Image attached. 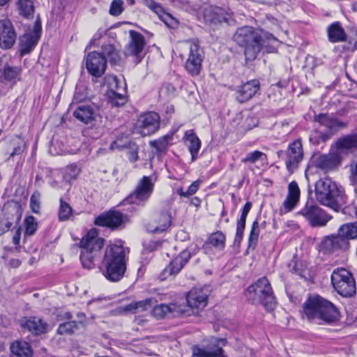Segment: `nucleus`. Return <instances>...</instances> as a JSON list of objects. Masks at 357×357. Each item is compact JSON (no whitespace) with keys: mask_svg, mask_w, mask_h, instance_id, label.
I'll list each match as a JSON object with an SVG mask.
<instances>
[{"mask_svg":"<svg viewBox=\"0 0 357 357\" xmlns=\"http://www.w3.org/2000/svg\"><path fill=\"white\" fill-rule=\"evenodd\" d=\"M128 248L121 244H110L107 246L102 259L103 275L112 281L117 282L123 277L126 270Z\"/></svg>","mask_w":357,"mask_h":357,"instance_id":"nucleus-1","label":"nucleus"},{"mask_svg":"<svg viewBox=\"0 0 357 357\" xmlns=\"http://www.w3.org/2000/svg\"><path fill=\"white\" fill-rule=\"evenodd\" d=\"M303 312L309 320L319 323H334L340 317V312L336 306L318 295L307 299L303 305Z\"/></svg>","mask_w":357,"mask_h":357,"instance_id":"nucleus-2","label":"nucleus"},{"mask_svg":"<svg viewBox=\"0 0 357 357\" xmlns=\"http://www.w3.org/2000/svg\"><path fill=\"white\" fill-rule=\"evenodd\" d=\"M316 200L323 206L335 212L347 203V196L344 190L331 178L319 179L315 183Z\"/></svg>","mask_w":357,"mask_h":357,"instance_id":"nucleus-3","label":"nucleus"},{"mask_svg":"<svg viewBox=\"0 0 357 357\" xmlns=\"http://www.w3.org/2000/svg\"><path fill=\"white\" fill-rule=\"evenodd\" d=\"M233 38L238 45L244 47L247 61L255 60L264 44L261 35L252 27L248 26L238 28Z\"/></svg>","mask_w":357,"mask_h":357,"instance_id":"nucleus-4","label":"nucleus"},{"mask_svg":"<svg viewBox=\"0 0 357 357\" xmlns=\"http://www.w3.org/2000/svg\"><path fill=\"white\" fill-rule=\"evenodd\" d=\"M105 240L98 236L96 229H90L81 239L80 261L84 268L92 269L95 267V261L100 256Z\"/></svg>","mask_w":357,"mask_h":357,"instance_id":"nucleus-5","label":"nucleus"},{"mask_svg":"<svg viewBox=\"0 0 357 357\" xmlns=\"http://www.w3.org/2000/svg\"><path fill=\"white\" fill-rule=\"evenodd\" d=\"M245 295L248 301L252 303H261L269 312L273 311L277 305L271 284L265 277L259 278L249 286Z\"/></svg>","mask_w":357,"mask_h":357,"instance_id":"nucleus-6","label":"nucleus"},{"mask_svg":"<svg viewBox=\"0 0 357 357\" xmlns=\"http://www.w3.org/2000/svg\"><path fill=\"white\" fill-rule=\"evenodd\" d=\"M331 284L342 297H351L356 292V282L352 273L344 268H336L331 276Z\"/></svg>","mask_w":357,"mask_h":357,"instance_id":"nucleus-7","label":"nucleus"},{"mask_svg":"<svg viewBox=\"0 0 357 357\" xmlns=\"http://www.w3.org/2000/svg\"><path fill=\"white\" fill-rule=\"evenodd\" d=\"M105 82L108 86L107 97L112 107L123 106L126 100V84L115 75H109L105 77Z\"/></svg>","mask_w":357,"mask_h":357,"instance_id":"nucleus-8","label":"nucleus"},{"mask_svg":"<svg viewBox=\"0 0 357 357\" xmlns=\"http://www.w3.org/2000/svg\"><path fill=\"white\" fill-rule=\"evenodd\" d=\"M294 218L302 217L307 220L312 227H324L331 220L332 216L326 213L322 208L317 205H308L294 214Z\"/></svg>","mask_w":357,"mask_h":357,"instance_id":"nucleus-9","label":"nucleus"},{"mask_svg":"<svg viewBox=\"0 0 357 357\" xmlns=\"http://www.w3.org/2000/svg\"><path fill=\"white\" fill-rule=\"evenodd\" d=\"M154 188V183L151 176H144L138 182L135 190L127 198L128 202L132 204H144L151 197Z\"/></svg>","mask_w":357,"mask_h":357,"instance_id":"nucleus-10","label":"nucleus"},{"mask_svg":"<svg viewBox=\"0 0 357 357\" xmlns=\"http://www.w3.org/2000/svg\"><path fill=\"white\" fill-rule=\"evenodd\" d=\"M226 344L225 339L211 338L207 344L193 345V357H224L222 347Z\"/></svg>","mask_w":357,"mask_h":357,"instance_id":"nucleus-11","label":"nucleus"},{"mask_svg":"<svg viewBox=\"0 0 357 357\" xmlns=\"http://www.w3.org/2000/svg\"><path fill=\"white\" fill-rule=\"evenodd\" d=\"M209 291L206 287L192 288L186 296L188 305L185 307L188 308L189 314H181V315L190 316L191 314L195 313L194 310L204 309L207 304ZM183 305L185 306V305Z\"/></svg>","mask_w":357,"mask_h":357,"instance_id":"nucleus-12","label":"nucleus"},{"mask_svg":"<svg viewBox=\"0 0 357 357\" xmlns=\"http://www.w3.org/2000/svg\"><path fill=\"white\" fill-rule=\"evenodd\" d=\"M172 224V213L169 207H165L153 213L146 224V228L150 233H161L166 231Z\"/></svg>","mask_w":357,"mask_h":357,"instance_id":"nucleus-13","label":"nucleus"},{"mask_svg":"<svg viewBox=\"0 0 357 357\" xmlns=\"http://www.w3.org/2000/svg\"><path fill=\"white\" fill-rule=\"evenodd\" d=\"M204 51L197 42H192L189 47V54L185 63V68L192 76L198 75L202 69Z\"/></svg>","mask_w":357,"mask_h":357,"instance_id":"nucleus-14","label":"nucleus"},{"mask_svg":"<svg viewBox=\"0 0 357 357\" xmlns=\"http://www.w3.org/2000/svg\"><path fill=\"white\" fill-rule=\"evenodd\" d=\"M160 128V116L153 112H147L139 116L137 121V129L142 136L154 134Z\"/></svg>","mask_w":357,"mask_h":357,"instance_id":"nucleus-15","label":"nucleus"},{"mask_svg":"<svg viewBox=\"0 0 357 357\" xmlns=\"http://www.w3.org/2000/svg\"><path fill=\"white\" fill-rule=\"evenodd\" d=\"M314 121L320 127L325 128L326 132L331 135L347 127V123L342 121L333 114H319L314 116Z\"/></svg>","mask_w":357,"mask_h":357,"instance_id":"nucleus-16","label":"nucleus"},{"mask_svg":"<svg viewBox=\"0 0 357 357\" xmlns=\"http://www.w3.org/2000/svg\"><path fill=\"white\" fill-rule=\"evenodd\" d=\"M129 35L130 40L126 46L125 52L128 56H135L136 62L139 63L143 57L142 52L145 46L144 36L134 30H130Z\"/></svg>","mask_w":357,"mask_h":357,"instance_id":"nucleus-17","label":"nucleus"},{"mask_svg":"<svg viewBox=\"0 0 357 357\" xmlns=\"http://www.w3.org/2000/svg\"><path fill=\"white\" fill-rule=\"evenodd\" d=\"M321 250L327 254L334 253L338 251H346L349 248V243L337 234L325 236L320 244Z\"/></svg>","mask_w":357,"mask_h":357,"instance_id":"nucleus-18","label":"nucleus"},{"mask_svg":"<svg viewBox=\"0 0 357 357\" xmlns=\"http://www.w3.org/2000/svg\"><path fill=\"white\" fill-rule=\"evenodd\" d=\"M321 250L327 254L334 253L338 251H346L349 248V243L337 234L325 236L320 244Z\"/></svg>","mask_w":357,"mask_h":357,"instance_id":"nucleus-19","label":"nucleus"},{"mask_svg":"<svg viewBox=\"0 0 357 357\" xmlns=\"http://www.w3.org/2000/svg\"><path fill=\"white\" fill-rule=\"evenodd\" d=\"M41 33V24L38 20L31 32L26 33L20 38V52L21 56L31 52L37 44Z\"/></svg>","mask_w":357,"mask_h":357,"instance_id":"nucleus-20","label":"nucleus"},{"mask_svg":"<svg viewBox=\"0 0 357 357\" xmlns=\"http://www.w3.org/2000/svg\"><path fill=\"white\" fill-rule=\"evenodd\" d=\"M107 67V59L100 53L92 52L86 57V68L91 75L101 77Z\"/></svg>","mask_w":357,"mask_h":357,"instance_id":"nucleus-21","label":"nucleus"},{"mask_svg":"<svg viewBox=\"0 0 357 357\" xmlns=\"http://www.w3.org/2000/svg\"><path fill=\"white\" fill-rule=\"evenodd\" d=\"M233 13L229 8H224L218 6H211L204 10V17L206 22L218 24L229 23L232 18Z\"/></svg>","mask_w":357,"mask_h":357,"instance_id":"nucleus-22","label":"nucleus"},{"mask_svg":"<svg viewBox=\"0 0 357 357\" xmlns=\"http://www.w3.org/2000/svg\"><path fill=\"white\" fill-rule=\"evenodd\" d=\"M17 35L11 22L8 20L0 21V47L3 49L11 48L15 43Z\"/></svg>","mask_w":357,"mask_h":357,"instance_id":"nucleus-23","label":"nucleus"},{"mask_svg":"<svg viewBox=\"0 0 357 357\" xmlns=\"http://www.w3.org/2000/svg\"><path fill=\"white\" fill-rule=\"evenodd\" d=\"M191 257L190 252L188 250L181 252L167 266L161 274L162 279H165L167 275H174L183 268Z\"/></svg>","mask_w":357,"mask_h":357,"instance_id":"nucleus-24","label":"nucleus"},{"mask_svg":"<svg viewBox=\"0 0 357 357\" xmlns=\"http://www.w3.org/2000/svg\"><path fill=\"white\" fill-rule=\"evenodd\" d=\"M188 308L183 304L171 303L169 305L160 304L156 305L152 310V313L157 319L164 317L168 313H171L173 316L181 315V314H189Z\"/></svg>","mask_w":357,"mask_h":357,"instance_id":"nucleus-25","label":"nucleus"},{"mask_svg":"<svg viewBox=\"0 0 357 357\" xmlns=\"http://www.w3.org/2000/svg\"><path fill=\"white\" fill-rule=\"evenodd\" d=\"M123 222V214L118 211H110L95 219L96 225L107 227L112 229H118Z\"/></svg>","mask_w":357,"mask_h":357,"instance_id":"nucleus-26","label":"nucleus"},{"mask_svg":"<svg viewBox=\"0 0 357 357\" xmlns=\"http://www.w3.org/2000/svg\"><path fill=\"white\" fill-rule=\"evenodd\" d=\"M341 162L340 156L334 153L319 155L315 160V166L325 172L335 169Z\"/></svg>","mask_w":357,"mask_h":357,"instance_id":"nucleus-27","label":"nucleus"},{"mask_svg":"<svg viewBox=\"0 0 357 357\" xmlns=\"http://www.w3.org/2000/svg\"><path fill=\"white\" fill-rule=\"evenodd\" d=\"M259 90V82L252 79L238 86L236 99L240 102H245L251 99Z\"/></svg>","mask_w":357,"mask_h":357,"instance_id":"nucleus-28","label":"nucleus"},{"mask_svg":"<svg viewBox=\"0 0 357 357\" xmlns=\"http://www.w3.org/2000/svg\"><path fill=\"white\" fill-rule=\"evenodd\" d=\"M97 115V109L90 105H79L73 112V116L85 124L92 122Z\"/></svg>","mask_w":357,"mask_h":357,"instance_id":"nucleus-29","label":"nucleus"},{"mask_svg":"<svg viewBox=\"0 0 357 357\" xmlns=\"http://www.w3.org/2000/svg\"><path fill=\"white\" fill-rule=\"evenodd\" d=\"M327 36L332 43H343L347 40V35L339 22H335L327 27Z\"/></svg>","mask_w":357,"mask_h":357,"instance_id":"nucleus-30","label":"nucleus"},{"mask_svg":"<svg viewBox=\"0 0 357 357\" xmlns=\"http://www.w3.org/2000/svg\"><path fill=\"white\" fill-rule=\"evenodd\" d=\"M21 72L22 68L20 66H11L6 64L1 70L0 82L3 84H14L20 79Z\"/></svg>","mask_w":357,"mask_h":357,"instance_id":"nucleus-31","label":"nucleus"},{"mask_svg":"<svg viewBox=\"0 0 357 357\" xmlns=\"http://www.w3.org/2000/svg\"><path fill=\"white\" fill-rule=\"evenodd\" d=\"M22 326L27 328L35 335L45 333L48 330V324L41 318L36 317H29Z\"/></svg>","mask_w":357,"mask_h":357,"instance_id":"nucleus-32","label":"nucleus"},{"mask_svg":"<svg viewBox=\"0 0 357 357\" xmlns=\"http://www.w3.org/2000/svg\"><path fill=\"white\" fill-rule=\"evenodd\" d=\"M184 139L188 142L187 146L193 162L198 158V153L201 148V141L192 130L185 132Z\"/></svg>","mask_w":357,"mask_h":357,"instance_id":"nucleus-33","label":"nucleus"},{"mask_svg":"<svg viewBox=\"0 0 357 357\" xmlns=\"http://www.w3.org/2000/svg\"><path fill=\"white\" fill-rule=\"evenodd\" d=\"M152 305V299H146L121 307L119 311L123 314H136L146 310L148 308L151 307Z\"/></svg>","mask_w":357,"mask_h":357,"instance_id":"nucleus-34","label":"nucleus"},{"mask_svg":"<svg viewBox=\"0 0 357 357\" xmlns=\"http://www.w3.org/2000/svg\"><path fill=\"white\" fill-rule=\"evenodd\" d=\"M225 234L220 231H217L208 236L203 248L206 250L210 247H213L218 250H222L225 247Z\"/></svg>","mask_w":357,"mask_h":357,"instance_id":"nucleus-35","label":"nucleus"},{"mask_svg":"<svg viewBox=\"0 0 357 357\" xmlns=\"http://www.w3.org/2000/svg\"><path fill=\"white\" fill-rule=\"evenodd\" d=\"M252 208V203L250 202H248L242 211V213L241 215V218L237 221V226H236V234L235 236L234 242L235 243H239L243 236V231L245 228V222H246V218L250 212V209Z\"/></svg>","mask_w":357,"mask_h":357,"instance_id":"nucleus-36","label":"nucleus"},{"mask_svg":"<svg viewBox=\"0 0 357 357\" xmlns=\"http://www.w3.org/2000/svg\"><path fill=\"white\" fill-rule=\"evenodd\" d=\"M337 232L347 243L351 240L357 239V222L343 224L339 227Z\"/></svg>","mask_w":357,"mask_h":357,"instance_id":"nucleus-37","label":"nucleus"},{"mask_svg":"<svg viewBox=\"0 0 357 357\" xmlns=\"http://www.w3.org/2000/svg\"><path fill=\"white\" fill-rule=\"evenodd\" d=\"M294 273L305 281L312 280L313 273L304 261H296L294 266Z\"/></svg>","mask_w":357,"mask_h":357,"instance_id":"nucleus-38","label":"nucleus"},{"mask_svg":"<svg viewBox=\"0 0 357 357\" xmlns=\"http://www.w3.org/2000/svg\"><path fill=\"white\" fill-rule=\"evenodd\" d=\"M11 351L18 357H31L32 350L26 342L17 341L10 347Z\"/></svg>","mask_w":357,"mask_h":357,"instance_id":"nucleus-39","label":"nucleus"},{"mask_svg":"<svg viewBox=\"0 0 357 357\" xmlns=\"http://www.w3.org/2000/svg\"><path fill=\"white\" fill-rule=\"evenodd\" d=\"M336 146L337 149L341 151L357 148V133L340 138L336 142Z\"/></svg>","mask_w":357,"mask_h":357,"instance_id":"nucleus-40","label":"nucleus"},{"mask_svg":"<svg viewBox=\"0 0 357 357\" xmlns=\"http://www.w3.org/2000/svg\"><path fill=\"white\" fill-rule=\"evenodd\" d=\"M173 138L172 134H167L157 140L151 141L150 146L156 149L158 153H165L169 146Z\"/></svg>","mask_w":357,"mask_h":357,"instance_id":"nucleus-41","label":"nucleus"},{"mask_svg":"<svg viewBox=\"0 0 357 357\" xmlns=\"http://www.w3.org/2000/svg\"><path fill=\"white\" fill-rule=\"evenodd\" d=\"M303 158V150L301 142L297 139L291 143V168L302 160Z\"/></svg>","mask_w":357,"mask_h":357,"instance_id":"nucleus-42","label":"nucleus"},{"mask_svg":"<svg viewBox=\"0 0 357 357\" xmlns=\"http://www.w3.org/2000/svg\"><path fill=\"white\" fill-rule=\"evenodd\" d=\"M17 5L21 15L25 18H29L33 16L34 6L32 0H17Z\"/></svg>","mask_w":357,"mask_h":357,"instance_id":"nucleus-43","label":"nucleus"},{"mask_svg":"<svg viewBox=\"0 0 357 357\" xmlns=\"http://www.w3.org/2000/svg\"><path fill=\"white\" fill-rule=\"evenodd\" d=\"M102 53L105 58L107 57L111 62L116 63L120 59L118 51L110 44L103 45L102 47Z\"/></svg>","mask_w":357,"mask_h":357,"instance_id":"nucleus-44","label":"nucleus"},{"mask_svg":"<svg viewBox=\"0 0 357 357\" xmlns=\"http://www.w3.org/2000/svg\"><path fill=\"white\" fill-rule=\"evenodd\" d=\"M73 215L71 206L62 199H60V206L58 213V218L60 221H66Z\"/></svg>","mask_w":357,"mask_h":357,"instance_id":"nucleus-45","label":"nucleus"},{"mask_svg":"<svg viewBox=\"0 0 357 357\" xmlns=\"http://www.w3.org/2000/svg\"><path fill=\"white\" fill-rule=\"evenodd\" d=\"M78 329L77 321H67L59 325L57 333L59 335H70Z\"/></svg>","mask_w":357,"mask_h":357,"instance_id":"nucleus-46","label":"nucleus"},{"mask_svg":"<svg viewBox=\"0 0 357 357\" xmlns=\"http://www.w3.org/2000/svg\"><path fill=\"white\" fill-rule=\"evenodd\" d=\"M79 173L80 168L78 165L76 164H70L64 169L63 178L65 181L70 182L72 180L75 179Z\"/></svg>","mask_w":357,"mask_h":357,"instance_id":"nucleus-47","label":"nucleus"},{"mask_svg":"<svg viewBox=\"0 0 357 357\" xmlns=\"http://www.w3.org/2000/svg\"><path fill=\"white\" fill-rule=\"evenodd\" d=\"M259 235V227L257 220L254 221L252 225L251 231L249 236V247L255 248L257 244Z\"/></svg>","mask_w":357,"mask_h":357,"instance_id":"nucleus-48","label":"nucleus"},{"mask_svg":"<svg viewBox=\"0 0 357 357\" xmlns=\"http://www.w3.org/2000/svg\"><path fill=\"white\" fill-rule=\"evenodd\" d=\"M21 218V215L18 210H15V213L11 214V217L8 218L7 220L2 221L1 225L7 230L11 229L15 225H18Z\"/></svg>","mask_w":357,"mask_h":357,"instance_id":"nucleus-49","label":"nucleus"},{"mask_svg":"<svg viewBox=\"0 0 357 357\" xmlns=\"http://www.w3.org/2000/svg\"><path fill=\"white\" fill-rule=\"evenodd\" d=\"M24 226H25V235L31 236L34 234L37 228L38 223L36 222V218L32 216H28L24 220Z\"/></svg>","mask_w":357,"mask_h":357,"instance_id":"nucleus-50","label":"nucleus"},{"mask_svg":"<svg viewBox=\"0 0 357 357\" xmlns=\"http://www.w3.org/2000/svg\"><path fill=\"white\" fill-rule=\"evenodd\" d=\"M202 183L201 180H197L194 181L188 188L186 191H184L183 188L177 189V193L181 197H190L193 195L197 192L198 189L199 188L200 183Z\"/></svg>","mask_w":357,"mask_h":357,"instance_id":"nucleus-51","label":"nucleus"},{"mask_svg":"<svg viewBox=\"0 0 357 357\" xmlns=\"http://www.w3.org/2000/svg\"><path fill=\"white\" fill-rule=\"evenodd\" d=\"M263 158L266 159V155L264 153L259 151H254L248 153L245 158H242L241 161L243 163H255L256 161L261 160Z\"/></svg>","mask_w":357,"mask_h":357,"instance_id":"nucleus-52","label":"nucleus"},{"mask_svg":"<svg viewBox=\"0 0 357 357\" xmlns=\"http://www.w3.org/2000/svg\"><path fill=\"white\" fill-rule=\"evenodd\" d=\"M40 194L38 191H35L30 198V207L35 213H38L40 208Z\"/></svg>","mask_w":357,"mask_h":357,"instance_id":"nucleus-53","label":"nucleus"},{"mask_svg":"<svg viewBox=\"0 0 357 357\" xmlns=\"http://www.w3.org/2000/svg\"><path fill=\"white\" fill-rule=\"evenodd\" d=\"M123 1L122 0H114L112 1L110 8L109 14L112 16H119L123 11Z\"/></svg>","mask_w":357,"mask_h":357,"instance_id":"nucleus-54","label":"nucleus"},{"mask_svg":"<svg viewBox=\"0 0 357 357\" xmlns=\"http://www.w3.org/2000/svg\"><path fill=\"white\" fill-rule=\"evenodd\" d=\"M300 189L297 183L294 181H291V211L297 205L300 198Z\"/></svg>","mask_w":357,"mask_h":357,"instance_id":"nucleus-55","label":"nucleus"},{"mask_svg":"<svg viewBox=\"0 0 357 357\" xmlns=\"http://www.w3.org/2000/svg\"><path fill=\"white\" fill-rule=\"evenodd\" d=\"M344 215H347L350 218H354L357 215V208L354 204L343 205L340 211Z\"/></svg>","mask_w":357,"mask_h":357,"instance_id":"nucleus-56","label":"nucleus"},{"mask_svg":"<svg viewBox=\"0 0 357 357\" xmlns=\"http://www.w3.org/2000/svg\"><path fill=\"white\" fill-rule=\"evenodd\" d=\"M287 189L288 193L283 203V207L280 208L279 210V214L280 215L286 214L290 211V183L288 184Z\"/></svg>","mask_w":357,"mask_h":357,"instance_id":"nucleus-57","label":"nucleus"},{"mask_svg":"<svg viewBox=\"0 0 357 357\" xmlns=\"http://www.w3.org/2000/svg\"><path fill=\"white\" fill-rule=\"evenodd\" d=\"M158 15L159 16L160 19L169 27H173L176 24L175 20L169 14L165 13L163 10L162 13Z\"/></svg>","mask_w":357,"mask_h":357,"instance_id":"nucleus-58","label":"nucleus"},{"mask_svg":"<svg viewBox=\"0 0 357 357\" xmlns=\"http://www.w3.org/2000/svg\"><path fill=\"white\" fill-rule=\"evenodd\" d=\"M144 3L150 8L153 12H155L157 15H160V13H162V8L160 4L156 3L153 0H143Z\"/></svg>","mask_w":357,"mask_h":357,"instance_id":"nucleus-59","label":"nucleus"},{"mask_svg":"<svg viewBox=\"0 0 357 357\" xmlns=\"http://www.w3.org/2000/svg\"><path fill=\"white\" fill-rule=\"evenodd\" d=\"M349 181L353 185H357V161L350 165Z\"/></svg>","mask_w":357,"mask_h":357,"instance_id":"nucleus-60","label":"nucleus"},{"mask_svg":"<svg viewBox=\"0 0 357 357\" xmlns=\"http://www.w3.org/2000/svg\"><path fill=\"white\" fill-rule=\"evenodd\" d=\"M128 158H129L130 161L132 162H136L139 158L137 149H136V148L132 149L131 150H130L128 153Z\"/></svg>","mask_w":357,"mask_h":357,"instance_id":"nucleus-61","label":"nucleus"},{"mask_svg":"<svg viewBox=\"0 0 357 357\" xmlns=\"http://www.w3.org/2000/svg\"><path fill=\"white\" fill-rule=\"evenodd\" d=\"M20 236H21V227H18L15 231L14 236H13V242L15 245L20 244Z\"/></svg>","mask_w":357,"mask_h":357,"instance_id":"nucleus-62","label":"nucleus"},{"mask_svg":"<svg viewBox=\"0 0 357 357\" xmlns=\"http://www.w3.org/2000/svg\"><path fill=\"white\" fill-rule=\"evenodd\" d=\"M24 151V146L18 145L15 147L13 151L10 153V157H14L16 155H20Z\"/></svg>","mask_w":357,"mask_h":357,"instance_id":"nucleus-63","label":"nucleus"},{"mask_svg":"<svg viewBox=\"0 0 357 357\" xmlns=\"http://www.w3.org/2000/svg\"><path fill=\"white\" fill-rule=\"evenodd\" d=\"M77 323L78 324H84L85 321V314L82 312H79L77 314Z\"/></svg>","mask_w":357,"mask_h":357,"instance_id":"nucleus-64","label":"nucleus"}]
</instances>
